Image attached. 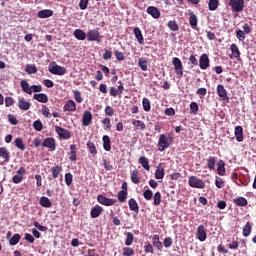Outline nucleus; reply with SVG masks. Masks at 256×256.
Segmentation results:
<instances>
[{"mask_svg": "<svg viewBox=\"0 0 256 256\" xmlns=\"http://www.w3.org/2000/svg\"><path fill=\"white\" fill-rule=\"evenodd\" d=\"M189 187L192 189H205V181L197 176H190L188 179Z\"/></svg>", "mask_w": 256, "mask_h": 256, "instance_id": "f257e3e1", "label": "nucleus"}, {"mask_svg": "<svg viewBox=\"0 0 256 256\" xmlns=\"http://www.w3.org/2000/svg\"><path fill=\"white\" fill-rule=\"evenodd\" d=\"M228 5L232 9V13H241L245 9V0H229Z\"/></svg>", "mask_w": 256, "mask_h": 256, "instance_id": "f03ea898", "label": "nucleus"}, {"mask_svg": "<svg viewBox=\"0 0 256 256\" xmlns=\"http://www.w3.org/2000/svg\"><path fill=\"white\" fill-rule=\"evenodd\" d=\"M48 71L52 73V75H65V73H67V69H65L63 66L57 65L56 62L49 64Z\"/></svg>", "mask_w": 256, "mask_h": 256, "instance_id": "7ed1b4c3", "label": "nucleus"}, {"mask_svg": "<svg viewBox=\"0 0 256 256\" xmlns=\"http://www.w3.org/2000/svg\"><path fill=\"white\" fill-rule=\"evenodd\" d=\"M172 65L174 67L177 78L181 79V77H183V62H181V59L178 57H174L172 59Z\"/></svg>", "mask_w": 256, "mask_h": 256, "instance_id": "20e7f679", "label": "nucleus"}, {"mask_svg": "<svg viewBox=\"0 0 256 256\" xmlns=\"http://www.w3.org/2000/svg\"><path fill=\"white\" fill-rule=\"evenodd\" d=\"M170 145L167 135L161 134L158 140V151L163 152L165 149H169Z\"/></svg>", "mask_w": 256, "mask_h": 256, "instance_id": "39448f33", "label": "nucleus"}, {"mask_svg": "<svg viewBox=\"0 0 256 256\" xmlns=\"http://www.w3.org/2000/svg\"><path fill=\"white\" fill-rule=\"evenodd\" d=\"M97 201L100 203V205H105V207H111L117 203V200L113 198H107L106 196H103V194H99L97 196Z\"/></svg>", "mask_w": 256, "mask_h": 256, "instance_id": "423d86ee", "label": "nucleus"}, {"mask_svg": "<svg viewBox=\"0 0 256 256\" xmlns=\"http://www.w3.org/2000/svg\"><path fill=\"white\" fill-rule=\"evenodd\" d=\"M87 41H96L97 43H101V34H99V30L93 29L89 30L87 35Z\"/></svg>", "mask_w": 256, "mask_h": 256, "instance_id": "0eeeda50", "label": "nucleus"}, {"mask_svg": "<svg viewBox=\"0 0 256 256\" xmlns=\"http://www.w3.org/2000/svg\"><path fill=\"white\" fill-rule=\"evenodd\" d=\"M55 131L61 139H71V131L61 127V126H56Z\"/></svg>", "mask_w": 256, "mask_h": 256, "instance_id": "6e6552de", "label": "nucleus"}, {"mask_svg": "<svg viewBox=\"0 0 256 256\" xmlns=\"http://www.w3.org/2000/svg\"><path fill=\"white\" fill-rule=\"evenodd\" d=\"M92 122H93V114L91 113V111L89 110L84 111L82 116V125L84 127H89V125H91Z\"/></svg>", "mask_w": 256, "mask_h": 256, "instance_id": "1a4fd4ad", "label": "nucleus"}, {"mask_svg": "<svg viewBox=\"0 0 256 256\" xmlns=\"http://www.w3.org/2000/svg\"><path fill=\"white\" fill-rule=\"evenodd\" d=\"M199 67L203 71L209 69V55L202 54L199 59Z\"/></svg>", "mask_w": 256, "mask_h": 256, "instance_id": "9d476101", "label": "nucleus"}, {"mask_svg": "<svg viewBox=\"0 0 256 256\" xmlns=\"http://www.w3.org/2000/svg\"><path fill=\"white\" fill-rule=\"evenodd\" d=\"M196 235H197V239L201 242L207 239V232L205 231V226L203 224L197 227Z\"/></svg>", "mask_w": 256, "mask_h": 256, "instance_id": "9b49d317", "label": "nucleus"}, {"mask_svg": "<svg viewBox=\"0 0 256 256\" xmlns=\"http://www.w3.org/2000/svg\"><path fill=\"white\" fill-rule=\"evenodd\" d=\"M230 49L233 55L230 56V59H236V61H241V51H239V47L237 46V44H231Z\"/></svg>", "mask_w": 256, "mask_h": 256, "instance_id": "f8f14e48", "label": "nucleus"}, {"mask_svg": "<svg viewBox=\"0 0 256 256\" xmlns=\"http://www.w3.org/2000/svg\"><path fill=\"white\" fill-rule=\"evenodd\" d=\"M217 95L218 97H220V99H222V101H229V96H227V90L222 84H219L217 86Z\"/></svg>", "mask_w": 256, "mask_h": 256, "instance_id": "ddd939ff", "label": "nucleus"}, {"mask_svg": "<svg viewBox=\"0 0 256 256\" xmlns=\"http://www.w3.org/2000/svg\"><path fill=\"white\" fill-rule=\"evenodd\" d=\"M63 111L64 113H66V111H69L70 113H75V111H77V104H75V101L73 100H68L63 106Z\"/></svg>", "mask_w": 256, "mask_h": 256, "instance_id": "4468645a", "label": "nucleus"}, {"mask_svg": "<svg viewBox=\"0 0 256 256\" xmlns=\"http://www.w3.org/2000/svg\"><path fill=\"white\" fill-rule=\"evenodd\" d=\"M42 146L49 149V151H55V149H56L55 138H52V137L46 138L43 141Z\"/></svg>", "mask_w": 256, "mask_h": 256, "instance_id": "2eb2a0df", "label": "nucleus"}, {"mask_svg": "<svg viewBox=\"0 0 256 256\" xmlns=\"http://www.w3.org/2000/svg\"><path fill=\"white\" fill-rule=\"evenodd\" d=\"M146 13H148V15H151L153 19H159V17H161V11H159V8L155 6H149L146 10Z\"/></svg>", "mask_w": 256, "mask_h": 256, "instance_id": "dca6fc26", "label": "nucleus"}, {"mask_svg": "<svg viewBox=\"0 0 256 256\" xmlns=\"http://www.w3.org/2000/svg\"><path fill=\"white\" fill-rule=\"evenodd\" d=\"M189 23L192 29H197V24L199 23V19L197 18V15H195V12L189 10Z\"/></svg>", "mask_w": 256, "mask_h": 256, "instance_id": "f3484780", "label": "nucleus"}, {"mask_svg": "<svg viewBox=\"0 0 256 256\" xmlns=\"http://www.w3.org/2000/svg\"><path fill=\"white\" fill-rule=\"evenodd\" d=\"M18 107L22 111H29V109H31V103L29 101L25 100V98H19L18 99Z\"/></svg>", "mask_w": 256, "mask_h": 256, "instance_id": "a211bd4d", "label": "nucleus"}, {"mask_svg": "<svg viewBox=\"0 0 256 256\" xmlns=\"http://www.w3.org/2000/svg\"><path fill=\"white\" fill-rule=\"evenodd\" d=\"M133 33L139 43V45H145V38H143V32H141V28L135 27Z\"/></svg>", "mask_w": 256, "mask_h": 256, "instance_id": "6ab92c4d", "label": "nucleus"}, {"mask_svg": "<svg viewBox=\"0 0 256 256\" xmlns=\"http://www.w3.org/2000/svg\"><path fill=\"white\" fill-rule=\"evenodd\" d=\"M101 213H103V207L96 205L91 209L90 216L92 219H97V217L101 216Z\"/></svg>", "mask_w": 256, "mask_h": 256, "instance_id": "aec40b11", "label": "nucleus"}, {"mask_svg": "<svg viewBox=\"0 0 256 256\" xmlns=\"http://www.w3.org/2000/svg\"><path fill=\"white\" fill-rule=\"evenodd\" d=\"M0 158L3 159L4 163H9V159L11 158V153L6 147L0 148Z\"/></svg>", "mask_w": 256, "mask_h": 256, "instance_id": "412c9836", "label": "nucleus"}, {"mask_svg": "<svg viewBox=\"0 0 256 256\" xmlns=\"http://www.w3.org/2000/svg\"><path fill=\"white\" fill-rule=\"evenodd\" d=\"M215 165H217V157L209 156V158L206 160V167L209 169V171H215Z\"/></svg>", "mask_w": 256, "mask_h": 256, "instance_id": "4be33fe9", "label": "nucleus"}, {"mask_svg": "<svg viewBox=\"0 0 256 256\" xmlns=\"http://www.w3.org/2000/svg\"><path fill=\"white\" fill-rule=\"evenodd\" d=\"M37 16L39 17V19H49V17H53V10L51 9L40 10Z\"/></svg>", "mask_w": 256, "mask_h": 256, "instance_id": "5701e85b", "label": "nucleus"}, {"mask_svg": "<svg viewBox=\"0 0 256 256\" xmlns=\"http://www.w3.org/2000/svg\"><path fill=\"white\" fill-rule=\"evenodd\" d=\"M128 205H129L130 211H134V213H136V215L139 214V204L137 203V200H135V198H131L128 201Z\"/></svg>", "mask_w": 256, "mask_h": 256, "instance_id": "b1692460", "label": "nucleus"}, {"mask_svg": "<svg viewBox=\"0 0 256 256\" xmlns=\"http://www.w3.org/2000/svg\"><path fill=\"white\" fill-rule=\"evenodd\" d=\"M20 85L24 93H27L28 95H33L32 86L29 85V82H27V80H22L20 82Z\"/></svg>", "mask_w": 256, "mask_h": 256, "instance_id": "393cba45", "label": "nucleus"}, {"mask_svg": "<svg viewBox=\"0 0 256 256\" xmlns=\"http://www.w3.org/2000/svg\"><path fill=\"white\" fill-rule=\"evenodd\" d=\"M33 99H35V101H38V103H48L49 101V97L45 93L34 94Z\"/></svg>", "mask_w": 256, "mask_h": 256, "instance_id": "a878e982", "label": "nucleus"}, {"mask_svg": "<svg viewBox=\"0 0 256 256\" xmlns=\"http://www.w3.org/2000/svg\"><path fill=\"white\" fill-rule=\"evenodd\" d=\"M236 141L241 143L243 141V126H236L234 130Z\"/></svg>", "mask_w": 256, "mask_h": 256, "instance_id": "bb28decb", "label": "nucleus"}, {"mask_svg": "<svg viewBox=\"0 0 256 256\" xmlns=\"http://www.w3.org/2000/svg\"><path fill=\"white\" fill-rule=\"evenodd\" d=\"M217 173L218 175H220L221 177H224L226 171H225V161H223L222 159H220L217 163Z\"/></svg>", "mask_w": 256, "mask_h": 256, "instance_id": "cd10ccee", "label": "nucleus"}, {"mask_svg": "<svg viewBox=\"0 0 256 256\" xmlns=\"http://www.w3.org/2000/svg\"><path fill=\"white\" fill-rule=\"evenodd\" d=\"M140 174L137 170H132L130 173V179L134 185H139L141 183Z\"/></svg>", "mask_w": 256, "mask_h": 256, "instance_id": "c85d7f7f", "label": "nucleus"}, {"mask_svg": "<svg viewBox=\"0 0 256 256\" xmlns=\"http://www.w3.org/2000/svg\"><path fill=\"white\" fill-rule=\"evenodd\" d=\"M138 163H140V165H142L143 169H145V171H150L151 170V166L149 165V159L145 156H141L138 160Z\"/></svg>", "mask_w": 256, "mask_h": 256, "instance_id": "c756f323", "label": "nucleus"}, {"mask_svg": "<svg viewBox=\"0 0 256 256\" xmlns=\"http://www.w3.org/2000/svg\"><path fill=\"white\" fill-rule=\"evenodd\" d=\"M152 243H153L154 247H156V249H158V251H163V243L161 242V240H159V235L155 234L152 237Z\"/></svg>", "mask_w": 256, "mask_h": 256, "instance_id": "7c9ffc66", "label": "nucleus"}, {"mask_svg": "<svg viewBox=\"0 0 256 256\" xmlns=\"http://www.w3.org/2000/svg\"><path fill=\"white\" fill-rule=\"evenodd\" d=\"M251 231H253V226L251 225V222H247L243 226V231H242L243 237H249L251 235Z\"/></svg>", "mask_w": 256, "mask_h": 256, "instance_id": "2f4dec72", "label": "nucleus"}, {"mask_svg": "<svg viewBox=\"0 0 256 256\" xmlns=\"http://www.w3.org/2000/svg\"><path fill=\"white\" fill-rule=\"evenodd\" d=\"M104 151H111V138L108 135L102 137Z\"/></svg>", "mask_w": 256, "mask_h": 256, "instance_id": "473e14b6", "label": "nucleus"}, {"mask_svg": "<svg viewBox=\"0 0 256 256\" xmlns=\"http://www.w3.org/2000/svg\"><path fill=\"white\" fill-rule=\"evenodd\" d=\"M233 203H235V205L238 207H247L248 205L247 199L245 197L235 198L233 199Z\"/></svg>", "mask_w": 256, "mask_h": 256, "instance_id": "72a5a7b5", "label": "nucleus"}, {"mask_svg": "<svg viewBox=\"0 0 256 256\" xmlns=\"http://www.w3.org/2000/svg\"><path fill=\"white\" fill-rule=\"evenodd\" d=\"M74 37H76L78 41H85V39H87V34L81 29H76L74 31Z\"/></svg>", "mask_w": 256, "mask_h": 256, "instance_id": "f704fd0d", "label": "nucleus"}, {"mask_svg": "<svg viewBox=\"0 0 256 256\" xmlns=\"http://www.w3.org/2000/svg\"><path fill=\"white\" fill-rule=\"evenodd\" d=\"M70 161H77V145L72 144L70 145Z\"/></svg>", "mask_w": 256, "mask_h": 256, "instance_id": "c9c22d12", "label": "nucleus"}, {"mask_svg": "<svg viewBox=\"0 0 256 256\" xmlns=\"http://www.w3.org/2000/svg\"><path fill=\"white\" fill-rule=\"evenodd\" d=\"M40 205L41 207H45L46 209H49V207H52L51 200L48 197L42 196L40 198Z\"/></svg>", "mask_w": 256, "mask_h": 256, "instance_id": "e433bc0d", "label": "nucleus"}, {"mask_svg": "<svg viewBox=\"0 0 256 256\" xmlns=\"http://www.w3.org/2000/svg\"><path fill=\"white\" fill-rule=\"evenodd\" d=\"M165 177V168L161 167V164L157 167L155 172V179H163Z\"/></svg>", "mask_w": 256, "mask_h": 256, "instance_id": "4c0bfd02", "label": "nucleus"}, {"mask_svg": "<svg viewBox=\"0 0 256 256\" xmlns=\"http://www.w3.org/2000/svg\"><path fill=\"white\" fill-rule=\"evenodd\" d=\"M63 171V167L56 165L52 167V177L54 179H57V177H59V175L61 174V172Z\"/></svg>", "mask_w": 256, "mask_h": 256, "instance_id": "58836bf2", "label": "nucleus"}, {"mask_svg": "<svg viewBox=\"0 0 256 256\" xmlns=\"http://www.w3.org/2000/svg\"><path fill=\"white\" fill-rule=\"evenodd\" d=\"M218 7H219V0H209L208 2L209 11H217Z\"/></svg>", "mask_w": 256, "mask_h": 256, "instance_id": "ea45409f", "label": "nucleus"}, {"mask_svg": "<svg viewBox=\"0 0 256 256\" xmlns=\"http://www.w3.org/2000/svg\"><path fill=\"white\" fill-rule=\"evenodd\" d=\"M14 145L17 147V149H20V151H25V143H23V138H16L14 141Z\"/></svg>", "mask_w": 256, "mask_h": 256, "instance_id": "a19ab883", "label": "nucleus"}, {"mask_svg": "<svg viewBox=\"0 0 256 256\" xmlns=\"http://www.w3.org/2000/svg\"><path fill=\"white\" fill-rule=\"evenodd\" d=\"M142 107L146 113H149V111H151V101L148 98H143Z\"/></svg>", "mask_w": 256, "mask_h": 256, "instance_id": "79ce46f5", "label": "nucleus"}, {"mask_svg": "<svg viewBox=\"0 0 256 256\" xmlns=\"http://www.w3.org/2000/svg\"><path fill=\"white\" fill-rule=\"evenodd\" d=\"M132 125H134V127L136 129H139L140 131H144V129H145V122L141 121V120H134L132 122Z\"/></svg>", "mask_w": 256, "mask_h": 256, "instance_id": "37998d69", "label": "nucleus"}, {"mask_svg": "<svg viewBox=\"0 0 256 256\" xmlns=\"http://www.w3.org/2000/svg\"><path fill=\"white\" fill-rule=\"evenodd\" d=\"M117 197L120 203H125V201H127V191L121 190L118 192Z\"/></svg>", "mask_w": 256, "mask_h": 256, "instance_id": "c03bdc74", "label": "nucleus"}, {"mask_svg": "<svg viewBox=\"0 0 256 256\" xmlns=\"http://www.w3.org/2000/svg\"><path fill=\"white\" fill-rule=\"evenodd\" d=\"M147 65H148V62H147V59L145 58H139L138 60V66L140 67V69L142 71H147Z\"/></svg>", "mask_w": 256, "mask_h": 256, "instance_id": "a18cd8bd", "label": "nucleus"}, {"mask_svg": "<svg viewBox=\"0 0 256 256\" xmlns=\"http://www.w3.org/2000/svg\"><path fill=\"white\" fill-rule=\"evenodd\" d=\"M103 127L105 131H111V118L106 117L102 121Z\"/></svg>", "mask_w": 256, "mask_h": 256, "instance_id": "49530a36", "label": "nucleus"}, {"mask_svg": "<svg viewBox=\"0 0 256 256\" xmlns=\"http://www.w3.org/2000/svg\"><path fill=\"white\" fill-rule=\"evenodd\" d=\"M168 27L171 31H179V24L175 20L168 21Z\"/></svg>", "mask_w": 256, "mask_h": 256, "instance_id": "de8ad7c7", "label": "nucleus"}, {"mask_svg": "<svg viewBox=\"0 0 256 256\" xmlns=\"http://www.w3.org/2000/svg\"><path fill=\"white\" fill-rule=\"evenodd\" d=\"M152 197H153L154 205L156 207H159V205H161V192H156Z\"/></svg>", "mask_w": 256, "mask_h": 256, "instance_id": "09e8293b", "label": "nucleus"}, {"mask_svg": "<svg viewBox=\"0 0 256 256\" xmlns=\"http://www.w3.org/2000/svg\"><path fill=\"white\" fill-rule=\"evenodd\" d=\"M19 241H21V235H19V234H14L12 237H11V239H10V241H9V244L10 245H17V243H19Z\"/></svg>", "mask_w": 256, "mask_h": 256, "instance_id": "8fccbe9b", "label": "nucleus"}, {"mask_svg": "<svg viewBox=\"0 0 256 256\" xmlns=\"http://www.w3.org/2000/svg\"><path fill=\"white\" fill-rule=\"evenodd\" d=\"M87 147H88L89 152L91 153V155H96L97 154V147H95V143L89 141L87 143Z\"/></svg>", "mask_w": 256, "mask_h": 256, "instance_id": "3c124183", "label": "nucleus"}, {"mask_svg": "<svg viewBox=\"0 0 256 256\" xmlns=\"http://www.w3.org/2000/svg\"><path fill=\"white\" fill-rule=\"evenodd\" d=\"M215 185L218 189H223L225 187V181H223V178L216 176Z\"/></svg>", "mask_w": 256, "mask_h": 256, "instance_id": "603ef678", "label": "nucleus"}, {"mask_svg": "<svg viewBox=\"0 0 256 256\" xmlns=\"http://www.w3.org/2000/svg\"><path fill=\"white\" fill-rule=\"evenodd\" d=\"M197 111H199V104H197V102H191L190 113H193V115H197Z\"/></svg>", "mask_w": 256, "mask_h": 256, "instance_id": "864d4df0", "label": "nucleus"}, {"mask_svg": "<svg viewBox=\"0 0 256 256\" xmlns=\"http://www.w3.org/2000/svg\"><path fill=\"white\" fill-rule=\"evenodd\" d=\"M122 255L123 256H133V255H135V250H133V248L124 247Z\"/></svg>", "mask_w": 256, "mask_h": 256, "instance_id": "5fc2aeb1", "label": "nucleus"}, {"mask_svg": "<svg viewBox=\"0 0 256 256\" xmlns=\"http://www.w3.org/2000/svg\"><path fill=\"white\" fill-rule=\"evenodd\" d=\"M245 35L246 34L244 33L243 30H241V29L236 30V37H237L238 41H245V39H246Z\"/></svg>", "mask_w": 256, "mask_h": 256, "instance_id": "6e6d98bb", "label": "nucleus"}, {"mask_svg": "<svg viewBox=\"0 0 256 256\" xmlns=\"http://www.w3.org/2000/svg\"><path fill=\"white\" fill-rule=\"evenodd\" d=\"M125 245H127L128 247L133 245V233L131 232L126 233Z\"/></svg>", "mask_w": 256, "mask_h": 256, "instance_id": "4d7b16f0", "label": "nucleus"}, {"mask_svg": "<svg viewBox=\"0 0 256 256\" xmlns=\"http://www.w3.org/2000/svg\"><path fill=\"white\" fill-rule=\"evenodd\" d=\"M143 197L146 201H151L153 199V191L148 189L143 192Z\"/></svg>", "mask_w": 256, "mask_h": 256, "instance_id": "13d9d810", "label": "nucleus"}, {"mask_svg": "<svg viewBox=\"0 0 256 256\" xmlns=\"http://www.w3.org/2000/svg\"><path fill=\"white\" fill-rule=\"evenodd\" d=\"M26 73H28L29 75H33V74L37 73V66L36 65H27Z\"/></svg>", "mask_w": 256, "mask_h": 256, "instance_id": "bf43d9fd", "label": "nucleus"}, {"mask_svg": "<svg viewBox=\"0 0 256 256\" xmlns=\"http://www.w3.org/2000/svg\"><path fill=\"white\" fill-rule=\"evenodd\" d=\"M33 127L35 131H43V123L41 122V120L34 121Z\"/></svg>", "mask_w": 256, "mask_h": 256, "instance_id": "052dcab7", "label": "nucleus"}, {"mask_svg": "<svg viewBox=\"0 0 256 256\" xmlns=\"http://www.w3.org/2000/svg\"><path fill=\"white\" fill-rule=\"evenodd\" d=\"M42 115H44L47 119L51 118V111L46 105L42 106Z\"/></svg>", "mask_w": 256, "mask_h": 256, "instance_id": "680f3d73", "label": "nucleus"}, {"mask_svg": "<svg viewBox=\"0 0 256 256\" xmlns=\"http://www.w3.org/2000/svg\"><path fill=\"white\" fill-rule=\"evenodd\" d=\"M114 55H115V57H116V59H117L118 61H125V53H123V52H121V51H119V50H116V51L114 52Z\"/></svg>", "mask_w": 256, "mask_h": 256, "instance_id": "e2e57ef3", "label": "nucleus"}, {"mask_svg": "<svg viewBox=\"0 0 256 256\" xmlns=\"http://www.w3.org/2000/svg\"><path fill=\"white\" fill-rule=\"evenodd\" d=\"M104 113L105 115H107V117H113V115H115V111L111 106H106L104 109Z\"/></svg>", "mask_w": 256, "mask_h": 256, "instance_id": "0e129e2a", "label": "nucleus"}, {"mask_svg": "<svg viewBox=\"0 0 256 256\" xmlns=\"http://www.w3.org/2000/svg\"><path fill=\"white\" fill-rule=\"evenodd\" d=\"M74 99L77 103H83V98L81 97V92L79 90L74 91Z\"/></svg>", "mask_w": 256, "mask_h": 256, "instance_id": "69168bd1", "label": "nucleus"}, {"mask_svg": "<svg viewBox=\"0 0 256 256\" xmlns=\"http://www.w3.org/2000/svg\"><path fill=\"white\" fill-rule=\"evenodd\" d=\"M8 121L11 123V125H17L19 123V120H17V117L13 114L8 115Z\"/></svg>", "mask_w": 256, "mask_h": 256, "instance_id": "338daca9", "label": "nucleus"}, {"mask_svg": "<svg viewBox=\"0 0 256 256\" xmlns=\"http://www.w3.org/2000/svg\"><path fill=\"white\" fill-rule=\"evenodd\" d=\"M145 253H154L153 245L151 243H146L144 246Z\"/></svg>", "mask_w": 256, "mask_h": 256, "instance_id": "774afa93", "label": "nucleus"}]
</instances>
